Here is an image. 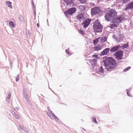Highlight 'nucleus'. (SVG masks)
I'll return each instance as SVG.
<instances>
[{
	"mask_svg": "<svg viewBox=\"0 0 133 133\" xmlns=\"http://www.w3.org/2000/svg\"><path fill=\"white\" fill-rule=\"evenodd\" d=\"M103 62L104 66L106 67L105 69L108 71H111L118 66L116 60L111 57L105 56L103 57Z\"/></svg>",
	"mask_w": 133,
	"mask_h": 133,
	"instance_id": "obj_1",
	"label": "nucleus"
},
{
	"mask_svg": "<svg viewBox=\"0 0 133 133\" xmlns=\"http://www.w3.org/2000/svg\"><path fill=\"white\" fill-rule=\"evenodd\" d=\"M117 15V12L113 9H110L104 16L105 20L108 22L111 21Z\"/></svg>",
	"mask_w": 133,
	"mask_h": 133,
	"instance_id": "obj_2",
	"label": "nucleus"
},
{
	"mask_svg": "<svg viewBox=\"0 0 133 133\" xmlns=\"http://www.w3.org/2000/svg\"><path fill=\"white\" fill-rule=\"evenodd\" d=\"M93 27L95 32H102L103 26L98 22V20H96L94 22Z\"/></svg>",
	"mask_w": 133,
	"mask_h": 133,
	"instance_id": "obj_3",
	"label": "nucleus"
},
{
	"mask_svg": "<svg viewBox=\"0 0 133 133\" xmlns=\"http://www.w3.org/2000/svg\"><path fill=\"white\" fill-rule=\"evenodd\" d=\"M123 51L121 50L116 51L114 54L115 58L118 60H122L123 58Z\"/></svg>",
	"mask_w": 133,
	"mask_h": 133,
	"instance_id": "obj_4",
	"label": "nucleus"
},
{
	"mask_svg": "<svg viewBox=\"0 0 133 133\" xmlns=\"http://www.w3.org/2000/svg\"><path fill=\"white\" fill-rule=\"evenodd\" d=\"M76 11V8L73 7L70 8L65 11L64 12V13L65 15L67 17L68 16L72 15Z\"/></svg>",
	"mask_w": 133,
	"mask_h": 133,
	"instance_id": "obj_5",
	"label": "nucleus"
},
{
	"mask_svg": "<svg viewBox=\"0 0 133 133\" xmlns=\"http://www.w3.org/2000/svg\"><path fill=\"white\" fill-rule=\"evenodd\" d=\"M101 10L98 7H95L91 9V15H96L101 12Z\"/></svg>",
	"mask_w": 133,
	"mask_h": 133,
	"instance_id": "obj_6",
	"label": "nucleus"
},
{
	"mask_svg": "<svg viewBox=\"0 0 133 133\" xmlns=\"http://www.w3.org/2000/svg\"><path fill=\"white\" fill-rule=\"evenodd\" d=\"M123 20V18L121 16H119L116 18H114L112 19V22L113 23L118 24L121 23Z\"/></svg>",
	"mask_w": 133,
	"mask_h": 133,
	"instance_id": "obj_7",
	"label": "nucleus"
},
{
	"mask_svg": "<svg viewBox=\"0 0 133 133\" xmlns=\"http://www.w3.org/2000/svg\"><path fill=\"white\" fill-rule=\"evenodd\" d=\"M121 44L113 46L110 49V51L111 53H113L118 51V50L121 48Z\"/></svg>",
	"mask_w": 133,
	"mask_h": 133,
	"instance_id": "obj_8",
	"label": "nucleus"
},
{
	"mask_svg": "<svg viewBox=\"0 0 133 133\" xmlns=\"http://www.w3.org/2000/svg\"><path fill=\"white\" fill-rule=\"evenodd\" d=\"M91 21V19L89 18H88L86 19V20L83 21L82 23L83 25V27L84 28H86L90 24V22Z\"/></svg>",
	"mask_w": 133,
	"mask_h": 133,
	"instance_id": "obj_9",
	"label": "nucleus"
},
{
	"mask_svg": "<svg viewBox=\"0 0 133 133\" xmlns=\"http://www.w3.org/2000/svg\"><path fill=\"white\" fill-rule=\"evenodd\" d=\"M125 10L127 11L129 10H131L133 9V2H131L125 5Z\"/></svg>",
	"mask_w": 133,
	"mask_h": 133,
	"instance_id": "obj_10",
	"label": "nucleus"
},
{
	"mask_svg": "<svg viewBox=\"0 0 133 133\" xmlns=\"http://www.w3.org/2000/svg\"><path fill=\"white\" fill-rule=\"evenodd\" d=\"M110 51V48H107L104 49L101 52V56H103L107 54Z\"/></svg>",
	"mask_w": 133,
	"mask_h": 133,
	"instance_id": "obj_11",
	"label": "nucleus"
},
{
	"mask_svg": "<svg viewBox=\"0 0 133 133\" xmlns=\"http://www.w3.org/2000/svg\"><path fill=\"white\" fill-rule=\"evenodd\" d=\"M23 95L24 97L25 98L26 101L27 103L30 104V99L28 97V95L27 94L26 91H24L23 92Z\"/></svg>",
	"mask_w": 133,
	"mask_h": 133,
	"instance_id": "obj_12",
	"label": "nucleus"
},
{
	"mask_svg": "<svg viewBox=\"0 0 133 133\" xmlns=\"http://www.w3.org/2000/svg\"><path fill=\"white\" fill-rule=\"evenodd\" d=\"M76 17L78 20L80 21L81 19L84 18V14L82 13H79L77 15Z\"/></svg>",
	"mask_w": 133,
	"mask_h": 133,
	"instance_id": "obj_13",
	"label": "nucleus"
},
{
	"mask_svg": "<svg viewBox=\"0 0 133 133\" xmlns=\"http://www.w3.org/2000/svg\"><path fill=\"white\" fill-rule=\"evenodd\" d=\"M97 60L96 59H90L89 60L90 63L92 66L95 65L97 62Z\"/></svg>",
	"mask_w": 133,
	"mask_h": 133,
	"instance_id": "obj_14",
	"label": "nucleus"
},
{
	"mask_svg": "<svg viewBox=\"0 0 133 133\" xmlns=\"http://www.w3.org/2000/svg\"><path fill=\"white\" fill-rule=\"evenodd\" d=\"M64 2L65 3L67 6H70L73 3V0H63Z\"/></svg>",
	"mask_w": 133,
	"mask_h": 133,
	"instance_id": "obj_15",
	"label": "nucleus"
},
{
	"mask_svg": "<svg viewBox=\"0 0 133 133\" xmlns=\"http://www.w3.org/2000/svg\"><path fill=\"white\" fill-rule=\"evenodd\" d=\"M86 8L85 6L80 5L79 6V8L80 9V11L82 12L84 11L85 9Z\"/></svg>",
	"mask_w": 133,
	"mask_h": 133,
	"instance_id": "obj_16",
	"label": "nucleus"
},
{
	"mask_svg": "<svg viewBox=\"0 0 133 133\" xmlns=\"http://www.w3.org/2000/svg\"><path fill=\"white\" fill-rule=\"evenodd\" d=\"M118 38L120 40V41H122L124 38V35L121 34H119L118 36Z\"/></svg>",
	"mask_w": 133,
	"mask_h": 133,
	"instance_id": "obj_17",
	"label": "nucleus"
},
{
	"mask_svg": "<svg viewBox=\"0 0 133 133\" xmlns=\"http://www.w3.org/2000/svg\"><path fill=\"white\" fill-rule=\"evenodd\" d=\"M93 49L94 50L98 51L101 50L102 49V48L101 45L99 44L97 46L94 47Z\"/></svg>",
	"mask_w": 133,
	"mask_h": 133,
	"instance_id": "obj_18",
	"label": "nucleus"
},
{
	"mask_svg": "<svg viewBox=\"0 0 133 133\" xmlns=\"http://www.w3.org/2000/svg\"><path fill=\"white\" fill-rule=\"evenodd\" d=\"M5 3L6 5L10 8H12V6L11 5L12 3L10 1H6L5 2Z\"/></svg>",
	"mask_w": 133,
	"mask_h": 133,
	"instance_id": "obj_19",
	"label": "nucleus"
},
{
	"mask_svg": "<svg viewBox=\"0 0 133 133\" xmlns=\"http://www.w3.org/2000/svg\"><path fill=\"white\" fill-rule=\"evenodd\" d=\"M128 44V43H127L126 44H125L123 45H122V44H121V48H122L123 49H124V48H127L129 46Z\"/></svg>",
	"mask_w": 133,
	"mask_h": 133,
	"instance_id": "obj_20",
	"label": "nucleus"
},
{
	"mask_svg": "<svg viewBox=\"0 0 133 133\" xmlns=\"http://www.w3.org/2000/svg\"><path fill=\"white\" fill-rule=\"evenodd\" d=\"M107 38L106 36H104V37H102L100 39L101 42H104L107 40Z\"/></svg>",
	"mask_w": 133,
	"mask_h": 133,
	"instance_id": "obj_21",
	"label": "nucleus"
},
{
	"mask_svg": "<svg viewBox=\"0 0 133 133\" xmlns=\"http://www.w3.org/2000/svg\"><path fill=\"white\" fill-rule=\"evenodd\" d=\"M19 128L22 129V130H23L25 132L27 131V129H26V128L24 127V126L22 125H19Z\"/></svg>",
	"mask_w": 133,
	"mask_h": 133,
	"instance_id": "obj_22",
	"label": "nucleus"
},
{
	"mask_svg": "<svg viewBox=\"0 0 133 133\" xmlns=\"http://www.w3.org/2000/svg\"><path fill=\"white\" fill-rule=\"evenodd\" d=\"M110 27L111 29H113L114 28L118 26V24L115 23L111 24L110 25Z\"/></svg>",
	"mask_w": 133,
	"mask_h": 133,
	"instance_id": "obj_23",
	"label": "nucleus"
},
{
	"mask_svg": "<svg viewBox=\"0 0 133 133\" xmlns=\"http://www.w3.org/2000/svg\"><path fill=\"white\" fill-rule=\"evenodd\" d=\"M99 72L103 73L104 72V70L102 66H101L98 70Z\"/></svg>",
	"mask_w": 133,
	"mask_h": 133,
	"instance_id": "obj_24",
	"label": "nucleus"
},
{
	"mask_svg": "<svg viewBox=\"0 0 133 133\" xmlns=\"http://www.w3.org/2000/svg\"><path fill=\"white\" fill-rule=\"evenodd\" d=\"M11 93L10 92H9V94L7 98H6V100L7 101H9V99L11 97Z\"/></svg>",
	"mask_w": 133,
	"mask_h": 133,
	"instance_id": "obj_25",
	"label": "nucleus"
},
{
	"mask_svg": "<svg viewBox=\"0 0 133 133\" xmlns=\"http://www.w3.org/2000/svg\"><path fill=\"white\" fill-rule=\"evenodd\" d=\"M67 6L65 3H63L61 5V7L63 9H65L67 6Z\"/></svg>",
	"mask_w": 133,
	"mask_h": 133,
	"instance_id": "obj_26",
	"label": "nucleus"
},
{
	"mask_svg": "<svg viewBox=\"0 0 133 133\" xmlns=\"http://www.w3.org/2000/svg\"><path fill=\"white\" fill-rule=\"evenodd\" d=\"M19 18L20 21L22 22L23 21V17L22 15H19Z\"/></svg>",
	"mask_w": 133,
	"mask_h": 133,
	"instance_id": "obj_27",
	"label": "nucleus"
},
{
	"mask_svg": "<svg viewBox=\"0 0 133 133\" xmlns=\"http://www.w3.org/2000/svg\"><path fill=\"white\" fill-rule=\"evenodd\" d=\"M92 120L93 122L95 123L98 124L97 121L96 120V118L95 117H93L92 118Z\"/></svg>",
	"mask_w": 133,
	"mask_h": 133,
	"instance_id": "obj_28",
	"label": "nucleus"
},
{
	"mask_svg": "<svg viewBox=\"0 0 133 133\" xmlns=\"http://www.w3.org/2000/svg\"><path fill=\"white\" fill-rule=\"evenodd\" d=\"M9 25L12 27H14L15 25L14 23L12 21L9 22Z\"/></svg>",
	"mask_w": 133,
	"mask_h": 133,
	"instance_id": "obj_29",
	"label": "nucleus"
},
{
	"mask_svg": "<svg viewBox=\"0 0 133 133\" xmlns=\"http://www.w3.org/2000/svg\"><path fill=\"white\" fill-rule=\"evenodd\" d=\"M50 117H51V116H50V115L49 114H47ZM51 119H52V118H51ZM52 119H55V120L56 121H58L59 120V119L56 116H55V117L54 118H52Z\"/></svg>",
	"mask_w": 133,
	"mask_h": 133,
	"instance_id": "obj_30",
	"label": "nucleus"
},
{
	"mask_svg": "<svg viewBox=\"0 0 133 133\" xmlns=\"http://www.w3.org/2000/svg\"><path fill=\"white\" fill-rule=\"evenodd\" d=\"M131 68V67L130 66H128L125 68L123 70V71L124 72H125L127 71H128L130 68Z\"/></svg>",
	"mask_w": 133,
	"mask_h": 133,
	"instance_id": "obj_31",
	"label": "nucleus"
},
{
	"mask_svg": "<svg viewBox=\"0 0 133 133\" xmlns=\"http://www.w3.org/2000/svg\"><path fill=\"white\" fill-rule=\"evenodd\" d=\"M79 32L80 34L82 35H84L85 34V32L84 31V30H81V29L80 30Z\"/></svg>",
	"mask_w": 133,
	"mask_h": 133,
	"instance_id": "obj_32",
	"label": "nucleus"
},
{
	"mask_svg": "<svg viewBox=\"0 0 133 133\" xmlns=\"http://www.w3.org/2000/svg\"><path fill=\"white\" fill-rule=\"evenodd\" d=\"M130 0H123L122 3L123 4H126Z\"/></svg>",
	"mask_w": 133,
	"mask_h": 133,
	"instance_id": "obj_33",
	"label": "nucleus"
},
{
	"mask_svg": "<svg viewBox=\"0 0 133 133\" xmlns=\"http://www.w3.org/2000/svg\"><path fill=\"white\" fill-rule=\"evenodd\" d=\"M98 40H97L96 39L94 40L93 41V43L94 44H97V43L98 42Z\"/></svg>",
	"mask_w": 133,
	"mask_h": 133,
	"instance_id": "obj_34",
	"label": "nucleus"
},
{
	"mask_svg": "<svg viewBox=\"0 0 133 133\" xmlns=\"http://www.w3.org/2000/svg\"><path fill=\"white\" fill-rule=\"evenodd\" d=\"M31 2L32 4V6L33 8V9L34 10V9H35V5L34 4V1H33V0H32Z\"/></svg>",
	"mask_w": 133,
	"mask_h": 133,
	"instance_id": "obj_35",
	"label": "nucleus"
},
{
	"mask_svg": "<svg viewBox=\"0 0 133 133\" xmlns=\"http://www.w3.org/2000/svg\"><path fill=\"white\" fill-rule=\"evenodd\" d=\"M15 116L16 118L17 119H20V117L17 114H15Z\"/></svg>",
	"mask_w": 133,
	"mask_h": 133,
	"instance_id": "obj_36",
	"label": "nucleus"
},
{
	"mask_svg": "<svg viewBox=\"0 0 133 133\" xmlns=\"http://www.w3.org/2000/svg\"><path fill=\"white\" fill-rule=\"evenodd\" d=\"M19 75L18 74L17 75L16 77V82L18 81V80H19Z\"/></svg>",
	"mask_w": 133,
	"mask_h": 133,
	"instance_id": "obj_37",
	"label": "nucleus"
},
{
	"mask_svg": "<svg viewBox=\"0 0 133 133\" xmlns=\"http://www.w3.org/2000/svg\"><path fill=\"white\" fill-rule=\"evenodd\" d=\"M79 1L82 3H84L87 0H78Z\"/></svg>",
	"mask_w": 133,
	"mask_h": 133,
	"instance_id": "obj_38",
	"label": "nucleus"
},
{
	"mask_svg": "<svg viewBox=\"0 0 133 133\" xmlns=\"http://www.w3.org/2000/svg\"><path fill=\"white\" fill-rule=\"evenodd\" d=\"M92 56L94 57H95L96 58H98V56L97 55H92Z\"/></svg>",
	"mask_w": 133,
	"mask_h": 133,
	"instance_id": "obj_39",
	"label": "nucleus"
},
{
	"mask_svg": "<svg viewBox=\"0 0 133 133\" xmlns=\"http://www.w3.org/2000/svg\"><path fill=\"white\" fill-rule=\"evenodd\" d=\"M127 95L129 96H131V95L130 94V91H128L127 92Z\"/></svg>",
	"mask_w": 133,
	"mask_h": 133,
	"instance_id": "obj_40",
	"label": "nucleus"
},
{
	"mask_svg": "<svg viewBox=\"0 0 133 133\" xmlns=\"http://www.w3.org/2000/svg\"><path fill=\"white\" fill-rule=\"evenodd\" d=\"M34 17L35 18L36 16V10L35 9L34 10Z\"/></svg>",
	"mask_w": 133,
	"mask_h": 133,
	"instance_id": "obj_41",
	"label": "nucleus"
},
{
	"mask_svg": "<svg viewBox=\"0 0 133 133\" xmlns=\"http://www.w3.org/2000/svg\"><path fill=\"white\" fill-rule=\"evenodd\" d=\"M65 52L68 54H69L70 53L69 50H68V49H66L65 50Z\"/></svg>",
	"mask_w": 133,
	"mask_h": 133,
	"instance_id": "obj_42",
	"label": "nucleus"
},
{
	"mask_svg": "<svg viewBox=\"0 0 133 133\" xmlns=\"http://www.w3.org/2000/svg\"><path fill=\"white\" fill-rule=\"evenodd\" d=\"M51 115L52 116L53 118H54L55 117V116H56L54 114V113H52Z\"/></svg>",
	"mask_w": 133,
	"mask_h": 133,
	"instance_id": "obj_43",
	"label": "nucleus"
},
{
	"mask_svg": "<svg viewBox=\"0 0 133 133\" xmlns=\"http://www.w3.org/2000/svg\"><path fill=\"white\" fill-rule=\"evenodd\" d=\"M37 27L38 28H39V24L38 23H37Z\"/></svg>",
	"mask_w": 133,
	"mask_h": 133,
	"instance_id": "obj_44",
	"label": "nucleus"
},
{
	"mask_svg": "<svg viewBox=\"0 0 133 133\" xmlns=\"http://www.w3.org/2000/svg\"><path fill=\"white\" fill-rule=\"evenodd\" d=\"M12 114H13L14 115H15V114H16L15 113V112L14 111H12Z\"/></svg>",
	"mask_w": 133,
	"mask_h": 133,
	"instance_id": "obj_45",
	"label": "nucleus"
},
{
	"mask_svg": "<svg viewBox=\"0 0 133 133\" xmlns=\"http://www.w3.org/2000/svg\"><path fill=\"white\" fill-rule=\"evenodd\" d=\"M47 108V109H48V110L49 111H50V109L49 107H48Z\"/></svg>",
	"mask_w": 133,
	"mask_h": 133,
	"instance_id": "obj_46",
	"label": "nucleus"
},
{
	"mask_svg": "<svg viewBox=\"0 0 133 133\" xmlns=\"http://www.w3.org/2000/svg\"><path fill=\"white\" fill-rule=\"evenodd\" d=\"M101 38V37H98V38H96L97 39V40H98V41H99V39L100 38Z\"/></svg>",
	"mask_w": 133,
	"mask_h": 133,
	"instance_id": "obj_47",
	"label": "nucleus"
},
{
	"mask_svg": "<svg viewBox=\"0 0 133 133\" xmlns=\"http://www.w3.org/2000/svg\"><path fill=\"white\" fill-rule=\"evenodd\" d=\"M50 111V114H51L52 113V111H51L50 110V111Z\"/></svg>",
	"mask_w": 133,
	"mask_h": 133,
	"instance_id": "obj_48",
	"label": "nucleus"
},
{
	"mask_svg": "<svg viewBox=\"0 0 133 133\" xmlns=\"http://www.w3.org/2000/svg\"><path fill=\"white\" fill-rule=\"evenodd\" d=\"M24 91H26L25 89H23V92Z\"/></svg>",
	"mask_w": 133,
	"mask_h": 133,
	"instance_id": "obj_49",
	"label": "nucleus"
},
{
	"mask_svg": "<svg viewBox=\"0 0 133 133\" xmlns=\"http://www.w3.org/2000/svg\"><path fill=\"white\" fill-rule=\"evenodd\" d=\"M122 62V61H120L119 62L118 61V62H117V63H118Z\"/></svg>",
	"mask_w": 133,
	"mask_h": 133,
	"instance_id": "obj_50",
	"label": "nucleus"
},
{
	"mask_svg": "<svg viewBox=\"0 0 133 133\" xmlns=\"http://www.w3.org/2000/svg\"><path fill=\"white\" fill-rule=\"evenodd\" d=\"M82 129L84 131H86V130L84 129L83 128H82Z\"/></svg>",
	"mask_w": 133,
	"mask_h": 133,
	"instance_id": "obj_51",
	"label": "nucleus"
},
{
	"mask_svg": "<svg viewBox=\"0 0 133 133\" xmlns=\"http://www.w3.org/2000/svg\"><path fill=\"white\" fill-rule=\"evenodd\" d=\"M47 23H48V19L47 20Z\"/></svg>",
	"mask_w": 133,
	"mask_h": 133,
	"instance_id": "obj_52",
	"label": "nucleus"
},
{
	"mask_svg": "<svg viewBox=\"0 0 133 133\" xmlns=\"http://www.w3.org/2000/svg\"><path fill=\"white\" fill-rule=\"evenodd\" d=\"M48 26H49V23H48Z\"/></svg>",
	"mask_w": 133,
	"mask_h": 133,
	"instance_id": "obj_53",
	"label": "nucleus"
},
{
	"mask_svg": "<svg viewBox=\"0 0 133 133\" xmlns=\"http://www.w3.org/2000/svg\"><path fill=\"white\" fill-rule=\"evenodd\" d=\"M126 90H127V91H128V89H126Z\"/></svg>",
	"mask_w": 133,
	"mask_h": 133,
	"instance_id": "obj_54",
	"label": "nucleus"
},
{
	"mask_svg": "<svg viewBox=\"0 0 133 133\" xmlns=\"http://www.w3.org/2000/svg\"><path fill=\"white\" fill-rule=\"evenodd\" d=\"M79 74H81V73H79Z\"/></svg>",
	"mask_w": 133,
	"mask_h": 133,
	"instance_id": "obj_55",
	"label": "nucleus"
}]
</instances>
